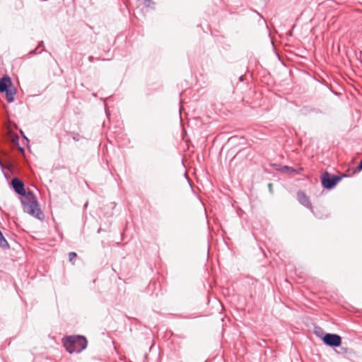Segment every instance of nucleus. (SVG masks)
<instances>
[{
	"label": "nucleus",
	"instance_id": "423d86ee",
	"mask_svg": "<svg viewBox=\"0 0 362 362\" xmlns=\"http://www.w3.org/2000/svg\"><path fill=\"white\" fill-rule=\"evenodd\" d=\"M23 211L33 216L34 218L44 221L45 219V214L40 208V205H22Z\"/></svg>",
	"mask_w": 362,
	"mask_h": 362
},
{
	"label": "nucleus",
	"instance_id": "dca6fc26",
	"mask_svg": "<svg viewBox=\"0 0 362 362\" xmlns=\"http://www.w3.org/2000/svg\"><path fill=\"white\" fill-rule=\"evenodd\" d=\"M23 7V3L21 1H19V3H18V8L19 9H21V8H22Z\"/></svg>",
	"mask_w": 362,
	"mask_h": 362
},
{
	"label": "nucleus",
	"instance_id": "a211bd4d",
	"mask_svg": "<svg viewBox=\"0 0 362 362\" xmlns=\"http://www.w3.org/2000/svg\"><path fill=\"white\" fill-rule=\"evenodd\" d=\"M311 111L313 112H315V113L321 112V111L319 109H315V108L313 109Z\"/></svg>",
	"mask_w": 362,
	"mask_h": 362
},
{
	"label": "nucleus",
	"instance_id": "0eeeda50",
	"mask_svg": "<svg viewBox=\"0 0 362 362\" xmlns=\"http://www.w3.org/2000/svg\"><path fill=\"white\" fill-rule=\"evenodd\" d=\"M313 215L319 218H327L329 213L325 205H305Z\"/></svg>",
	"mask_w": 362,
	"mask_h": 362
},
{
	"label": "nucleus",
	"instance_id": "f257e3e1",
	"mask_svg": "<svg viewBox=\"0 0 362 362\" xmlns=\"http://www.w3.org/2000/svg\"><path fill=\"white\" fill-rule=\"evenodd\" d=\"M63 346L69 354H79L88 346V340L83 335H69L62 339Z\"/></svg>",
	"mask_w": 362,
	"mask_h": 362
},
{
	"label": "nucleus",
	"instance_id": "1a4fd4ad",
	"mask_svg": "<svg viewBox=\"0 0 362 362\" xmlns=\"http://www.w3.org/2000/svg\"><path fill=\"white\" fill-rule=\"evenodd\" d=\"M302 170L303 169L301 168H300L298 170H296L293 168L289 167L287 165H284V166L281 167V168L279 169V170L281 172L287 173V174H291V173L299 174Z\"/></svg>",
	"mask_w": 362,
	"mask_h": 362
},
{
	"label": "nucleus",
	"instance_id": "4be33fe9",
	"mask_svg": "<svg viewBox=\"0 0 362 362\" xmlns=\"http://www.w3.org/2000/svg\"><path fill=\"white\" fill-rule=\"evenodd\" d=\"M96 59L97 60H102V61H105V59H101V58H97Z\"/></svg>",
	"mask_w": 362,
	"mask_h": 362
},
{
	"label": "nucleus",
	"instance_id": "aec40b11",
	"mask_svg": "<svg viewBox=\"0 0 362 362\" xmlns=\"http://www.w3.org/2000/svg\"><path fill=\"white\" fill-rule=\"evenodd\" d=\"M245 150H246V149H245V148H244V149H242V150L239 151L238 152L237 155H238V154H240V153H243L244 151H245Z\"/></svg>",
	"mask_w": 362,
	"mask_h": 362
},
{
	"label": "nucleus",
	"instance_id": "f8f14e48",
	"mask_svg": "<svg viewBox=\"0 0 362 362\" xmlns=\"http://www.w3.org/2000/svg\"><path fill=\"white\" fill-rule=\"evenodd\" d=\"M70 134H71V136L72 139H73L74 141H79V140H80V139H81V136H80V134H78V133L71 132V133H70Z\"/></svg>",
	"mask_w": 362,
	"mask_h": 362
},
{
	"label": "nucleus",
	"instance_id": "4468645a",
	"mask_svg": "<svg viewBox=\"0 0 362 362\" xmlns=\"http://www.w3.org/2000/svg\"><path fill=\"white\" fill-rule=\"evenodd\" d=\"M38 49H39V48H38V47H37L35 49L30 51L29 54H30V55H34V54H36L37 53H41V52H42L43 51H45V49H42V50H40V51H39V52H38Z\"/></svg>",
	"mask_w": 362,
	"mask_h": 362
},
{
	"label": "nucleus",
	"instance_id": "b1692460",
	"mask_svg": "<svg viewBox=\"0 0 362 362\" xmlns=\"http://www.w3.org/2000/svg\"><path fill=\"white\" fill-rule=\"evenodd\" d=\"M88 206V204L84 205L85 209H86Z\"/></svg>",
	"mask_w": 362,
	"mask_h": 362
},
{
	"label": "nucleus",
	"instance_id": "7ed1b4c3",
	"mask_svg": "<svg viewBox=\"0 0 362 362\" xmlns=\"http://www.w3.org/2000/svg\"><path fill=\"white\" fill-rule=\"evenodd\" d=\"M0 93H5L8 103H11L14 101L16 90L12 83L11 78L7 75L0 78Z\"/></svg>",
	"mask_w": 362,
	"mask_h": 362
},
{
	"label": "nucleus",
	"instance_id": "412c9836",
	"mask_svg": "<svg viewBox=\"0 0 362 362\" xmlns=\"http://www.w3.org/2000/svg\"><path fill=\"white\" fill-rule=\"evenodd\" d=\"M268 187H269V188L271 189H272V183H269V184H268Z\"/></svg>",
	"mask_w": 362,
	"mask_h": 362
},
{
	"label": "nucleus",
	"instance_id": "f03ea898",
	"mask_svg": "<svg viewBox=\"0 0 362 362\" xmlns=\"http://www.w3.org/2000/svg\"><path fill=\"white\" fill-rule=\"evenodd\" d=\"M11 186L18 194L26 197L28 199V202L22 201L21 204H38L37 199L35 197V195L33 192H26L25 189L24 182L18 177H13L11 182Z\"/></svg>",
	"mask_w": 362,
	"mask_h": 362
},
{
	"label": "nucleus",
	"instance_id": "9d476101",
	"mask_svg": "<svg viewBox=\"0 0 362 362\" xmlns=\"http://www.w3.org/2000/svg\"><path fill=\"white\" fill-rule=\"evenodd\" d=\"M297 198L300 204H309V198L303 191H298Z\"/></svg>",
	"mask_w": 362,
	"mask_h": 362
},
{
	"label": "nucleus",
	"instance_id": "393cba45",
	"mask_svg": "<svg viewBox=\"0 0 362 362\" xmlns=\"http://www.w3.org/2000/svg\"><path fill=\"white\" fill-rule=\"evenodd\" d=\"M16 138L17 140L18 139V136L17 135H16Z\"/></svg>",
	"mask_w": 362,
	"mask_h": 362
},
{
	"label": "nucleus",
	"instance_id": "9b49d317",
	"mask_svg": "<svg viewBox=\"0 0 362 362\" xmlns=\"http://www.w3.org/2000/svg\"><path fill=\"white\" fill-rule=\"evenodd\" d=\"M315 334L317 337H320L321 339V337L325 334V333L323 332L322 329L320 327H315Z\"/></svg>",
	"mask_w": 362,
	"mask_h": 362
},
{
	"label": "nucleus",
	"instance_id": "2eb2a0df",
	"mask_svg": "<svg viewBox=\"0 0 362 362\" xmlns=\"http://www.w3.org/2000/svg\"><path fill=\"white\" fill-rule=\"evenodd\" d=\"M145 4L146 6H151V4H153L151 0H145Z\"/></svg>",
	"mask_w": 362,
	"mask_h": 362
},
{
	"label": "nucleus",
	"instance_id": "ddd939ff",
	"mask_svg": "<svg viewBox=\"0 0 362 362\" xmlns=\"http://www.w3.org/2000/svg\"><path fill=\"white\" fill-rule=\"evenodd\" d=\"M76 257H77V254L75 252H70L69 253V260L70 262H71Z\"/></svg>",
	"mask_w": 362,
	"mask_h": 362
},
{
	"label": "nucleus",
	"instance_id": "20e7f679",
	"mask_svg": "<svg viewBox=\"0 0 362 362\" xmlns=\"http://www.w3.org/2000/svg\"><path fill=\"white\" fill-rule=\"evenodd\" d=\"M343 177H346V175H335L325 171L321 175L320 177L322 185L325 189H332L337 185V184L341 180Z\"/></svg>",
	"mask_w": 362,
	"mask_h": 362
},
{
	"label": "nucleus",
	"instance_id": "5701e85b",
	"mask_svg": "<svg viewBox=\"0 0 362 362\" xmlns=\"http://www.w3.org/2000/svg\"><path fill=\"white\" fill-rule=\"evenodd\" d=\"M203 206H204V211H205V213H206V209L205 208V205H203Z\"/></svg>",
	"mask_w": 362,
	"mask_h": 362
},
{
	"label": "nucleus",
	"instance_id": "f3484780",
	"mask_svg": "<svg viewBox=\"0 0 362 362\" xmlns=\"http://www.w3.org/2000/svg\"><path fill=\"white\" fill-rule=\"evenodd\" d=\"M94 59H95L94 57H93V56H89L88 57V61L90 62H93Z\"/></svg>",
	"mask_w": 362,
	"mask_h": 362
},
{
	"label": "nucleus",
	"instance_id": "6ab92c4d",
	"mask_svg": "<svg viewBox=\"0 0 362 362\" xmlns=\"http://www.w3.org/2000/svg\"><path fill=\"white\" fill-rule=\"evenodd\" d=\"M44 46V42L43 41H40L38 44V46L37 47L40 48L41 47H43Z\"/></svg>",
	"mask_w": 362,
	"mask_h": 362
},
{
	"label": "nucleus",
	"instance_id": "39448f33",
	"mask_svg": "<svg viewBox=\"0 0 362 362\" xmlns=\"http://www.w3.org/2000/svg\"><path fill=\"white\" fill-rule=\"evenodd\" d=\"M321 340L326 346L332 349H337L342 344L341 337L334 333H325L321 337Z\"/></svg>",
	"mask_w": 362,
	"mask_h": 362
},
{
	"label": "nucleus",
	"instance_id": "6e6552de",
	"mask_svg": "<svg viewBox=\"0 0 362 362\" xmlns=\"http://www.w3.org/2000/svg\"><path fill=\"white\" fill-rule=\"evenodd\" d=\"M338 349H335V351L337 354L340 355H348L349 356H355L356 355V352L352 349H349L345 347L344 346L340 345L339 347H337Z\"/></svg>",
	"mask_w": 362,
	"mask_h": 362
}]
</instances>
